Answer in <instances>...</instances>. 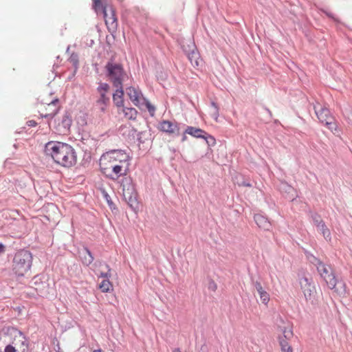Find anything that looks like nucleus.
Segmentation results:
<instances>
[{"label":"nucleus","mask_w":352,"mask_h":352,"mask_svg":"<svg viewBox=\"0 0 352 352\" xmlns=\"http://www.w3.org/2000/svg\"><path fill=\"white\" fill-rule=\"evenodd\" d=\"M130 156L123 150H111L102 155L100 168L103 174L112 179H118L128 174Z\"/></svg>","instance_id":"obj_1"},{"label":"nucleus","mask_w":352,"mask_h":352,"mask_svg":"<svg viewBox=\"0 0 352 352\" xmlns=\"http://www.w3.org/2000/svg\"><path fill=\"white\" fill-rule=\"evenodd\" d=\"M45 153L56 164L63 167H71L77 161L74 148L71 145L61 142H48L45 146Z\"/></svg>","instance_id":"obj_2"},{"label":"nucleus","mask_w":352,"mask_h":352,"mask_svg":"<svg viewBox=\"0 0 352 352\" xmlns=\"http://www.w3.org/2000/svg\"><path fill=\"white\" fill-rule=\"evenodd\" d=\"M32 254L26 250H20L13 258L12 270L18 277L30 275L32 265Z\"/></svg>","instance_id":"obj_3"},{"label":"nucleus","mask_w":352,"mask_h":352,"mask_svg":"<svg viewBox=\"0 0 352 352\" xmlns=\"http://www.w3.org/2000/svg\"><path fill=\"white\" fill-rule=\"evenodd\" d=\"M10 335L12 342L6 346L4 352H25L28 348L25 336L16 329L12 330Z\"/></svg>","instance_id":"obj_4"},{"label":"nucleus","mask_w":352,"mask_h":352,"mask_svg":"<svg viewBox=\"0 0 352 352\" xmlns=\"http://www.w3.org/2000/svg\"><path fill=\"white\" fill-rule=\"evenodd\" d=\"M105 68L107 75L113 85L116 87L121 86L126 76L123 67L120 64L109 62Z\"/></svg>","instance_id":"obj_5"},{"label":"nucleus","mask_w":352,"mask_h":352,"mask_svg":"<svg viewBox=\"0 0 352 352\" xmlns=\"http://www.w3.org/2000/svg\"><path fill=\"white\" fill-rule=\"evenodd\" d=\"M299 284L306 300L310 302L311 305H316V290L312 278L304 276L299 278Z\"/></svg>","instance_id":"obj_6"},{"label":"nucleus","mask_w":352,"mask_h":352,"mask_svg":"<svg viewBox=\"0 0 352 352\" xmlns=\"http://www.w3.org/2000/svg\"><path fill=\"white\" fill-rule=\"evenodd\" d=\"M317 271L320 278L326 283L330 289H336L338 282L331 265H327L324 263L319 264Z\"/></svg>","instance_id":"obj_7"},{"label":"nucleus","mask_w":352,"mask_h":352,"mask_svg":"<svg viewBox=\"0 0 352 352\" xmlns=\"http://www.w3.org/2000/svg\"><path fill=\"white\" fill-rule=\"evenodd\" d=\"M96 265H98L100 267H104L107 270V272H104L103 270H100L99 276L102 278H104L106 279H104L98 285V288L101 290V292L104 293H107L111 291H113V284L109 280V278L111 277V268L109 265L106 263H103L102 262H99L98 263H96Z\"/></svg>","instance_id":"obj_8"},{"label":"nucleus","mask_w":352,"mask_h":352,"mask_svg":"<svg viewBox=\"0 0 352 352\" xmlns=\"http://www.w3.org/2000/svg\"><path fill=\"white\" fill-rule=\"evenodd\" d=\"M105 24L109 32L114 33L117 30L118 20L113 6L106 8L103 13Z\"/></svg>","instance_id":"obj_9"},{"label":"nucleus","mask_w":352,"mask_h":352,"mask_svg":"<svg viewBox=\"0 0 352 352\" xmlns=\"http://www.w3.org/2000/svg\"><path fill=\"white\" fill-rule=\"evenodd\" d=\"M126 92L134 105L139 107L140 104L144 103L145 99L138 87H129L126 88Z\"/></svg>","instance_id":"obj_10"},{"label":"nucleus","mask_w":352,"mask_h":352,"mask_svg":"<svg viewBox=\"0 0 352 352\" xmlns=\"http://www.w3.org/2000/svg\"><path fill=\"white\" fill-rule=\"evenodd\" d=\"M38 112L40 116L44 118L53 117L58 111L60 104H53L49 105H37Z\"/></svg>","instance_id":"obj_11"},{"label":"nucleus","mask_w":352,"mask_h":352,"mask_svg":"<svg viewBox=\"0 0 352 352\" xmlns=\"http://www.w3.org/2000/svg\"><path fill=\"white\" fill-rule=\"evenodd\" d=\"M314 109L317 118L321 123L325 124L327 121L332 120L333 116L330 115L329 110L322 107L318 102L314 105Z\"/></svg>","instance_id":"obj_12"},{"label":"nucleus","mask_w":352,"mask_h":352,"mask_svg":"<svg viewBox=\"0 0 352 352\" xmlns=\"http://www.w3.org/2000/svg\"><path fill=\"white\" fill-rule=\"evenodd\" d=\"M188 50L184 45V50L187 54L188 58L193 66H199L200 56L199 53L195 50V45L192 42H190L188 45Z\"/></svg>","instance_id":"obj_13"},{"label":"nucleus","mask_w":352,"mask_h":352,"mask_svg":"<svg viewBox=\"0 0 352 352\" xmlns=\"http://www.w3.org/2000/svg\"><path fill=\"white\" fill-rule=\"evenodd\" d=\"M160 129L170 135H179V128L176 122L164 120L160 124Z\"/></svg>","instance_id":"obj_14"},{"label":"nucleus","mask_w":352,"mask_h":352,"mask_svg":"<svg viewBox=\"0 0 352 352\" xmlns=\"http://www.w3.org/2000/svg\"><path fill=\"white\" fill-rule=\"evenodd\" d=\"M254 219L256 225L263 230H270L272 228V223L268 219L261 214H254Z\"/></svg>","instance_id":"obj_15"},{"label":"nucleus","mask_w":352,"mask_h":352,"mask_svg":"<svg viewBox=\"0 0 352 352\" xmlns=\"http://www.w3.org/2000/svg\"><path fill=\"white\" fill-rule=\"evenodd\" d=\"M118 113H123L124 118L129 120H135L137 118L138 111L132 107H124V106L118 109Z\"/></svg>","instance_id":"obj_16"},{"label":"nucleus","mask_w":352,"mask_h":352,"mask_svg":"<svg viewBox=\"0 0 352 352\" xmlns=\"http://www.w3.org/2000/svg\"><path fill=\"white\" fill-rule=\"evenodd\" d=\"M117 90L113 95V101L114 104L118 107V108H121L124 106V100H123V95L124 91L122 90V85L117 87Z\"/></svg>","instance_id":"obj_17"},{"label":"nucleus","mask_w":352,"mask_h":352,"mask_svg":"<svg viewBox=\"0 0 352 352\" xmlns=\"http://www.w3.org/2000/svg\"><path fill=\"white\" fill-rule=\"evenodd\" d=\"M185 133L189 134L195 138H206L207 133L201 129L193 126H188L185 131Z\"/></svg>","instance_id":"obj_18"},{"label":"nucleus","mask_w":352,"mask_h":352,"mask_svg":"<svg viewBox=\"0 0 352 352\" xmlns=\"http://www.w3.org/2000/svg\"><path fill=\"white\" fill-rule=\"evenodd\" d=\"M53 104H60L59 100L56 96L53 94L43 95L41 98V100L37 105H50Z\"/></svg>","instance_id":"obj_19"},{"label":"nucleus","mask_w":352,"mask_h":352,"mask_svg":"<svg viewBox=\"0 0 352 352\" xmlns=\"http://www.w3.org/2000/svg\"><path fill=\"white\" fill-rule=\"evenodd\" d=\"M94 1V8L96 12H104V10L106 8H110L111 6L109 5L106 0H93Z\"/></svg>","instance_id":"obj_20"},{"label":"nucleus","mask_w":352,"mask_h":352,"mask_svg":"<svg viewBox=\"0 0 352 352\" xmlns=\"http://www.w3.org/2000/svg\"><path fill=\"white\" fill-rule=\"evenodd\" d=\"M317 229L319 232H321V234L323 235L324 238L327 240V241H330L331 237V232H330V230L327 227V226L325 225V223L323 221L322 222L320 226H318L317 227Z\"/></svg>","instance_id":"obj_21"},{"label":"nucleus","mask_w":352,"mask_h":352,"mask_svg":"<svg viewBox=\"0 0 352 352\" xmlns=\"http://www.w3.org/2000/svg\"><path fill=\"white\" fill-rule=\"evenodd\" d=\"M98 92L100 94V98H109L107 96V94L109 92V86L107 83L100 82L97 88Z\"/></svg>","instance_id":"obj_22"},{"label":"nucleus","mask_w":352,"mask_h":352,"mask_svg":"<svg viewBox=\"0 0 352 352\" xmlns=\"http://www.w3.org/2000/svg\"><path fill=\"white\" fill-rule=\"evenodd\" d=\"M289 339H285L283 337H279V344L281 349V352H292V348L289 344Z\"/></svg>","instance_id":"obj_23"},{"label":"nucleus","mask_w":352,"mask_h":352,"mask_svg":"<svg viewBox=\"0 0 352 352\" xmlns=\"http://www.w3.org/2000/svg\"><path fill=\"white\" fill-rule=\"evenodd\" d=\"M109 102V98H100V97L96 102V104L102 111H104Z\"/></svg>","instance_id":"obj_24"},{"label":"nucleus","mask_w":352,"mask_h":352,"mask_svg":"<svg viewBox=\"0 0 352 352\" xmlns=\"http://www.w3.org/2000/svg\"><path fill=\"white\" fill-rule=\"evenodd\" d=\"M280 331L283 333V338L285 339H290L293 337V331L289 325L287 327H280Z\"/></svg>","instance_id":"obj_25"},{"label":"nucleus","mask_w":352,"mask_h":352,"mask_svg":"<svg viewBox=\"0 0 352 352\" xmlns=\"http://www.w3.org/2000/svg\"><path fill=\"white\" fill-rule=\"evenodd\" d=\"M250 279L252 286L254 287V289L257 291L258 294L265 291L260 281H258V280H255L254 277L252 276H250Z\"/></svg>","instance_id":"obj_26"},{"label":"nucleus","mask_w":352,"mask_h":352,"mask_svg":"<svg viewBox=\"0 0 352 352\" xmlns=\"http://www.w3.org/2000/svg\"><path fill=\"white\" fill-rule=\"evenodd\" d=\"M212 106L210 108L208 113L210 116L213 118L216 122L218 121L219 113L217 107L212 102Z\"/></svg>","instance_id":"obj_27"},{"label":"nucleus","mask_w":352,"mask_h":352,"mask_svg":"<svg viewBox=\"0 0 352 352\" xmlns=\"http://www.w3.org/2000/svg\"><path fill=\"white\" fill-rule=\"evenodd\" d=\"M87 255L82 258V263L87 266L89 265L94 261V256L88 249H86Z\"/></svg>","instance_id":"obj_28"},{"label":"nucleus","mask_w":352,"mask_h":352,"mask_svg":"<svg viewBox=\"0 0 352 352\" xmlns=\"http://www.w3.org/2000/svg\"><path fill=\"white\" fill-rule=\"evenodd\" d=\"M311 219H312V221H313V223L314 224V226H316V227H318V226H320V224L323 222L324 221L322 219L321 217L317 214V213H313L311 214Z\"/></svg>","instance_id":"obj_29"},{"label":"nucleus","mask_w":352,"mask_h":352,"mask_svg":"<svg viewBox=\"0 0 352 352\" xmlns=\"http://www.w3.org/2000/svg\"><path fill=\"white\" fill-rule=\"evenodd\" d=\"M69 61L72 64V65L75 68V72L76 71L77 68H78V56L76 54H74L73 53L69 58Z\"/></svg>","instance_id":"obj_30"},{"label":"nucleus","mask_w":352,"mask_h":352,"mask_svg":"<svg viewBox=\"0 0 352 352\" xmlns=\"http://www.w3.org/2000/svg\"><path fill=\"white\" fill-rule=\"evenodd\" d=\"M324 124L332 132H333V131H336L337 129V124L335 122L334 118H332V120L327 121Z\"/></svg>","instance_id":"obj_31"},{"label":"nucleus","mask_w":352,"mask_h":352,"mask_svg":"<svg viewBox=\"0 0 352 352\" xmlns=\"http://www.w3.org/2000/svg\"><path fill=\"white\" fill-rule=\"evenodd\" d=\"M258 294L262 302L264 303L265 305H267L270 300L269 294L267 292L264 291Z\"/></svg>","instance_id":"obj_32"},{"label":"nucleus","mask_w":352,"mask_h":352,"mask_svg":"<svg viewBox=\"0 0 352 352\" xmlns=\"http://www.w3.org/2000/svg\"><path fill=\"white\" fill-rule=\"evenodd\" d=\"M309 261L316 267V269L319 266V264H323L324 263L316 256L311 255L309 258Z\"/></svg>","instance_id":"obj_33"},{"label":"nucleus","mask_w":352,"mask_h":352,"mask_svg":"<svg viewBox=\"0 0 352 352\" xmlns=\"http://www.w3.org/2000/svg\"><path fill=\"white\" fill-rule=\"evenodd\" d=\"M208 287L210 290L214 292L217 289V285L213 280H210Z\"/></svg>","instance_id":"obj_34"},{"label":"nucleus","mask_w":352,"mask_h":352,"mask_svg":"<svg viewBox=\"0 0 352 352\" xmlns=\"http://www.w3.org/2000/svg\"><path fill=\"white\" fill-rule=\"evenodd\" d=\"M144 102L146 103V106L148 109V110L149 111V112L153 115L154 111H155V108L154 107H153L148 102Z\"/></svg>","instance_id":"obj_35"},{"label":"nucleus","mask_w":352,"mask_h":352,"mask_svg":"<svg viewBox=\"0 0 352 352\" xmlns=\"http://www.w3.org/2000/svg\"><path fill=\"white\" fill-rule=\"evenodd\" d=\"M324 13L330 18L333 19L334 21H337V19L334 17L333 14L329 12H324Z\"/></svg>","instance_id":"obj_36"},{"label":"nucleus","mask_w":352,"mask_h":352,"mask_svg":"<svg viewBox=\"0 0 352 352\" xmlns=\"http://www.w3.org/2000/svg\"><path fill=\"white\" fill-rule=\"evenodd\" d=\"M285 186V188H286V190L288 191V192L289 193L291 191H293L294 190V188L291 186H288V185H286V184H284Z\"/></svg>","instance_id":"obj_37"},{"label":"nucleus","mask_w":352,"mask_h":352,"mask_svg":"<svg viewBox=\"0 0 352 352\" xmlns=\"http://www.w3.org/2000/svg\"><path fill=\"white\" fill-rule=\"evenodd\" d=\"M5 251V247L3 244L0 243V254Z\"/></svg>","instance_id":"obj_38"},{"label":"nucleus","mask_w":352,"mask_h":352,"mask_svg":"<svg viewBox=\"0 0 352 352\" xmlns=\"http://www.w3.org/2000/svg\"><path fill=\"white\" fill-rule=\"evenodd\" d=\"M242 184H243V186H251V184H249V183H248V182H243Z\"/></svg>","instance_id":"obj_39"},{"label":"nucleus","mask_w":352,"mask_h":352,"mask_svg":"<svg viewBox=\"0 0 352 352\" xmlns=\"http://www.w3.org/2000/svg\"><path fill=\"white\" fill-rule=\"evenodd\" d=\"M173 352H182L181 350L179 348L175 349Z\"/></svg>","instance_id":"obj_40"},{"label":"nucleus","mask_w":352,"mask_h":352,"mask_svg":"<svg viewBox=\"0 0 352 352\" xmlns=\"http://www.w3.org/2000/svg\"><path fill=\"white\" fill-rule=\"evenodd\" d=\"M93 352H102L101 349L94 350Z\"/></svg>","instance_id":"obj_41"},{"label":"nucleus","mask_w":352,"mask_h":352,"mask_svg":"<svg viewBox=\"0 0 352 352\" xmlns=\"http://www.w3.org/2000/svg\"><path fill=\"white\" fill-rule=\"evenodd\" d=\"M186 139V136L184 135L182 138V141H185Z\"/></svg>","instance_id":"obj_42"},{"label":"nucleus","mask_w":352,"mask_h":352,"mask_svg":"<svg viewBox=\"0 0 352 352\" xmlns=\"http://www.w3.org/2000/svg\"><path fill=\"white\" fill-rule=\"evenodd\" d=\"M107 201H108V204H109V206H111V204H112V202H111V201H109V200H107Z\"/></svg>","instance_id":"obj_43"}]
</instances>
